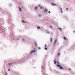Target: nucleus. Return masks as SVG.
Instances as JSON below:
<instances>
[{
	"label": "nucleus",
	"mask_w": 75,
	"mask_h": 75,
	"mask_svg": "<svg viewBox=\"0 0 75 75\" xmlns=\"http://www.w3.org/2000/svg\"><path fill=\"white\" fill-rule=\"evenodd\" d=\"M48 13H51V12L50 11H49Z\"/></svg>",
	"instance_id": "nucleus-25"
},
{
	"label": "nucleus",
	"mask_w": 75,
	"mask_h": 75,
	"mask_svg": "<svg viewBox=\"0 0 75 75\" xmlns=\"http://www.w3.org/2000/svg\"><path fill=\"white\" fill-rule=\"evenodd\" d=\"M35 45H36V47H37V44H36V43L35 42Z\"/></svg>",
	"instance_id": "nucleus-19"
},
{
	"label": "nucleus",
	"mask_w": 75,
	"mask_h": 75,
	"mask_svg": "<svg viewBox=\"0 0 75 75\" xmlns=\"http://www.w3.org/2000/svg\"><path fill=\"white\" fill-rule=\"evenodd\" d=\"M50 41H51V42H52V38H50Z\"/></svg>",
	"instance_id": "nucleus-13"
},
{
	"label": "nucleus",
	"mask_w": 75,
	"mask_h": 75,
	"mask_svg": "<svg viewBox=\"0 0 75 75\" xmlns=\"http://www.w3.org/2000/svg\"><path fill=\"white\" fill-rule=\"evenodd\" d=\"M45 48H46V47H47V45L45 44Z\"/></svg>",
	"instance_id": "nucleus-15"
},
{
	"label": "nucleus",
	"mask_w": 75,
	"mask_h": 75,
	"mask_svg": "<svg viewBox=\"0 0 75 75\" xmlns=\"http://www.w3.org/2000/svg\"><path fill=\"white\" fill-rule=\"evenodd\" d=\"M39 7H41V5H39Z\"/></svg>",
	"instance_id": "nucleus-30"
},
{
	"label": "nucleus",
	"mask_w": 75,
	"mask_h": 75,
	"mask_svg": "<svg viewBox=\"0 0 75 75\" xmlns=\"http://www.w3.org/2000/svg\"><path fill=\"white\" fill-rule=\"evenodd\" d=\"M37 7H36V8H35V10H37Z\"/></svg>",
	"instance_id": "nucleus-16"
},
{
	"label": "nucleus",
	"mask_w": 75,
	"mask_h": 75,
	"mask_svg": "<svg viewBox=\"0 0 75 75\" xmlns=\"http://www.w3.org/2000/svg\"><path fill=\"white\" fill-rule=\"evenodd\" d=\"M57 40H55L54 43V44H57Z\"/></svg>",
	"instance_id": "nucleus-3"
},
{
	"label": "nucleus",
	"mask_w": 75,
	"mask_h": 75,
	"mask_svg": "<svg viewBox=\"0 0 75 75\" xmlns=\"http://www.w3.org/2000/svg\"><path fill=\"white\" fill-rule=\"evenodd\" d=\"M38 49L39 50H40V48L39 47V48H38Z\"/></svg>",
	"instance_id": "nucleus-29"
},
{
	"label": "nucleus",
	"mask_w": 75,
	"mask_h": 75,
	"mask_svg": "<svg viewBox=\"0 0 75 75\" xmlns=\"http://www.w3.org/2000/svg\"><path fill=\"white\" fill-rule=\"evenodd\" d=\"M22 23H24L25 24V23H26V22H24V21L23 20L22 21Z\"/></svg>",
	"instance_id": "nucleus-9"
},
{
	"label": "nucleus",
	"mask_w": 75,
	"mask_h": 75,
	"mask_svg": "<svg viewBox=\"0 0 75 75\" xmlns=\"http://www.w3.org/2000/svg\"><path fill=\"white\" fill-rule=\"evenodd\" d=\"M46 30V31H48V30L46 29V30Z\"/></svg>",
	"instance_id": "nucleus-32"
},
{
	"label": "nucleus",
	"mask_w": 75,
	"mask_h": 75,
	"mask_svg": "<svg viewBox=\"0 0 75 75\" xmlns=\"http://www.w3.org/2000/svg\"><path fill=\"white\" fill-rule=\"evenodd\" d=\"M42 69H44V67H43V66H42Z\"/></svg>",
	"instance_id": "nucleus-23"
},
{
	"label": "nucleus",
	"mask_w": 75,
	"mask_h": 75,
	"mask_svg": "<svg viewBox=\"0 0 75 75\" xmlns=\"http://www.w3.org/2000/svg\"><path fill=\"white\" fill-rule=\"evenodd\" d=\"M52 5L53 6H57V4H52Z\"/></svg>",
	"instance_id": "nucleus-5"
},
{
	"label": "nucleus",
	"mask_w": 75,
	"mask_h": 75,
	"mask_svg": "<svg viewBox=\"0 0 75 75\" xmlns=\"http://www.w3.org/2000/svg\"><path fill=\"white\" fill-rule=\"evenodd\" d=\"M60 10L61 11L62 13H63V12L62 11V8H61V7H60Z\"/></svg>",
	"instance_id": "nucleus-4"
},
{
	"label": "nucleus",
	"mask_w": 75,
	"mask_h": 75,
	"mask_svg": "<svg viewBox=\"0 0 75 75\" xmlns=\"http://www.w3.org/2000/svg\"><path fill=\"white\" fill-rule=\"evenodd\" d=\"M40 9H42V7H40Z\"/></svg>",
	"instance_id": "nucleus-20"
},
{
	"label": "nucleus",
	"mask_w": 75,
	"mask_h": 75,
	"mask_svg": "<svg viewBox=\"0 0 75 75\" xmlns=\"http://www.w3.org/2000/svg\"><path fill=\"white\" fill-rule=\"evenodd\" d=\"M73 33H75V31H73Z\"/></svg>",
	"instance_id": "nucleus-33"
},
{
	"label": "nucleus",
	"mask_w": 75,
	"mask_h": 75,
	"mask_svg": "<svg viewBox=\"0 0 75 75\" xmlns=\"http://www.w3.org/2000/svg\"><path fill=\"white\" fill-rule=\"evenodd\" d=\"M66 9L67 10V11L68 10V9L67 8H66Z\"/></svg>",
	"instance_id": "nucleus-27"
},
{
	"label": "nucleus",
	"mask_w": 75,
	"mask_h": 75,
	"mask_svg": "<svg viewBox=\"0 0 75 75\" xmlns=\"http://www.w3.org/2000/svg\"><path fill=\"white\" fill-rule=\"evenodd\" d=\"M57 29H58V30H59L60 31H62V28H58Z\"/></svg>",
	"instance_id": "nucleus-2"
},
{
	"label": "nucleus",
	"mask_w": 75,
	"mask_h": 75,
	"mask_svg": "<svg viewBox=\"0 0 75 75\" xmlns=\"http://www.w3.org/2000/svg\"><path fill=\"white\" fill-rule=\"evenodd\" d=\"M13 63L8 64V65H13Z\"/></svg>",
	"instance_id": "nucleus-7"
},
{
	"label": "nucleus",
	"mask_w": 75,
	"mask_h": 75,
	"mask_svg": "<svg viewBox=\"0 0 75 75\" xmlns=\"http://www.w3.org/2000/svg\"><path fill=\"white\" fill-rule=\"evenodd\" d=\"M59 69H63V68H62V67H60L59 68Z\"/></svg>",
	"instance_id": "nucleus-11"
},
{
	"label": "nucleus",
	"mask_w": 75,
	"mask_h": 75,
	"mask_svg": "<svg viewBox=\"0 0 75 75\" xmlns=\"http://www.w3.org/2000/svg\"><path fill=\"white\" fill-rule=\"evenodd\" d=\"M58 56H59V55H60V54L59 53H58Z\"/></svg>",
	"instance_id": "nucleus-18"
},
{
	"label": "nucleus",
	"mask_w": 75,
	"mask_h": 75,
	"mask_svg": "<svg viewBox=\"0 0 75 75\" xmlns=\"http://www.w3.org/2000/svg\"><path fill=\"white\" fill-rule=\"evenodd\" d=\"M57 67H61V65H57Z\"/></svg>",
	"instance_id": "nucleus-8"
},
{
	"label": "nucleus",
	"mask_w": 75,
	"mask_h": 75,
	"mask_svg": "<svg viewBox=\"0 0 75 75\" xmlns=\"http://www.w3.org/2000/svg\"><path fill=\"white\" fill-rule=\"evenodd\" d=\"M57 64H59V62H57Z\"/></svg>",
	"instance_id": "nucleus-22"
},
{
	"label": "nucleus",
	"mask_w": 75,
	"mask_h": 75,
	"mask_svg": "<svg viewBox=\"0 0 75 75\" xmlns=\"http://www.w3.org/2000/svg\"><path fill=\"white\" fill-rule=\"evenodd\" d=\"M5 75H7V73H5Z\"/></svg>",
	"instance_id": "nucleus-24"
},
{
	"label": "nucleus",
	"mask_w": 75,
	"mask_h": 75,
	"mask_svg": "<svg viewBox=\"0 0 75 75\" xmlns=\"http://www.w3.org/2000/svg\"><path fill=\"white\" fill-rule=\"evenodd\" d=\"M19 9L20 11H21H21H21V8H19Z\"/></svg>",
	"instance_id": "nucleus-10"
},
{
	"label": "nucleus",
	"mask_w": 75,
	"mask_h": 75,
	"mask_svg": "<svg viewBox=\"0 0 75 75\" xmlns=\"http://www.w3.org/2000/svg\"><path fill=\"white\" fill-rule=\"evenodd\" d=\"M69 69V70H71V69H69H69Z\"/></svg>",
	"instance_id": "nucleus-28"
},
{
	"label": "nucleus",
	"mask_w": 75,
	"mask_h": 75,
	"mask_svg": "<svg viewBox=\"0 0 75 75\" xmlns=\"http://www.w3.org/2000/svg\"><path fill=\"white\" fill-rule=\"evenodd\" d=\"M54 64H57V63L56 62L55 60L54 61Z\"/></svg>",
	"instance_id": "nucleus-12"
},
{
	"label": "nucleus",
	"mask_w": 75,
	"mask_h": 75,
	"mask_svg": "<svg viewBox=\"0 0 75 75\" xmlns=\"http://www.w3.org/2000/svg\"><path fill=\"white\" fill-rule=\"evenodd\" d=\"M40 28H40V27H38V29H40Z\"/></svg>",
	"instance_id": "nucleus-21"
},
{
	"label": "nucleus",
	"mask_w": 75,
	"mask_h": 75,
	"mask_svg": "<svg viewBox=\"0 0 75 75\" xmlns=\"http://www.w3.org/2000/svg\"><path fill=\"white\" fill-rule=\"evenodd\" d=\"M45 50H48V49L47 48H45Z\"/></svg>",
	"instance_id": "nucleus-17"
},
{
	"label": "nucleus",
	"mask_w": 75,
	"mask_h": 75,
	"mask_svg": "<svg viewBox=\"0 0 75 75\" xmlns=\"http://www.w3.org/2000/svg\"><path fill=\"white\" fill-rule=\"evenodd\" d=\"M51 28H52V26H50Z\"/></svg>",
	"instance_id": "nucleus-34"
},
{
	"label": "nucleus",
	"mask_w": 75,
	"mask_h": 75,
	"mask_svg": "<svg viewBox=\"0 0 75 75\" xmlns=\"http://www.w3.org/2000/svg\"><path fill=\"white\" fill-rule=\"evenodd\" d=\"M47 11H48V10H46L45 11V12Z\"/></svg>",
	"instance_id": "nucleus-14"
},
{
	"label": "nucleus",
	"mask_w": 75,
	"mask_h": 75,
	"mask_svg": "<svg viewBox=\"0 0 75 75\" xmlns=\"http://www.w3.org/2000/svg\"><path fill=\"white\" fill-rule=\"evenodd\" d=\"M63 39L65 40V41H67V39L65 37H64Z\"/></svg>",
	"instance_id": "nucleus-6"
},
{
	"label": "nucleus",
	"mask_w": 75,
	"mask_h": 75,
	"mask_svg": "<svg viewBox=\"0 0 75 75\" xmlns=\"http://www.w3.org/2000/svg\"><path fill=\"white\" fill-rule=\"evenodd\" d=\"M23 41H25V40L24 39H23Z\"/></svg>",
	"instance_id": "nucleus-26"
},
{
	"label": "nucleus",
	"mask_w": 75,
	"mask_h": 75,
	"mask_svg": "<svg viewBox=\"0 0 75 75\" xmlns=\"http://www.w3.org/2000/svg\"><path fill=\"white\" fill-rule=\"evenodd\" d=\"M35 52V50L34 51H32L30 53V54H32L34 52Z\"/></svg>",
	"instance_id": "nucleus-1"
},
{
	"label": "nucleus",
	"mask_w": 75,
	"mask_h": 75,
	"mask_svg": "<svg viewBox=\"0 0 75 75\" xmlns=\"http://www.w3.org/2000/svg\"><path fill=\"white\" fill-rule=\"evenodd\" d=\"M8 71H10V69L8 70Z\"/></svg>",
	"instance_id": "nucleus-31"
}]
</instances>
